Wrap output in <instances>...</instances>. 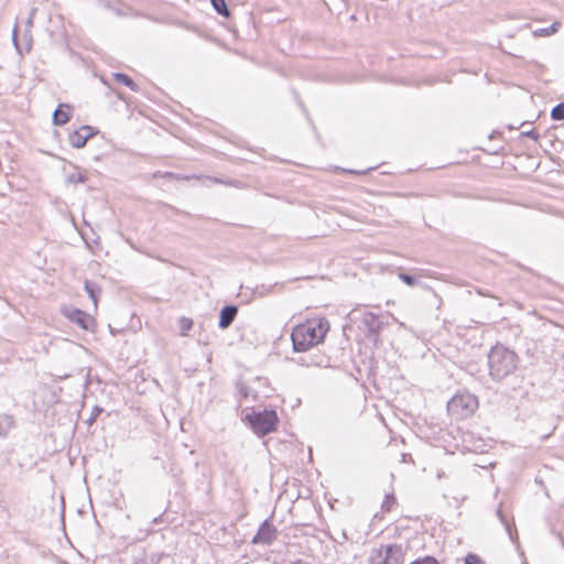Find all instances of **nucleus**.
<instances>
[{"instance_id":"nucleus-12","label":"nucleus","mask_w":564,"mask_h":564,"mask_svg":"<svg viewBox=\"0 0 564 564\" xmlns=\"http://www.w3.org/2000/svg\"><path fill=\"white\" fill-rule=\"evenodd\" d=\"M63 107L69 108V105L59 104L58 107L53 112V124L54 126H64L70 119V113L68 111L63 110Z\"/></svg>"},{"instance_id":"nucleus-38","label":"nucleus","mask_w":564,"mask_h":564,"mask_svg":"<svg viewBox=\"0 0 564 564\" xmlns=\"http://www.w3.org/2000/svg\"><path fill=\"white\" fill-rule=\"evenodd\" d=\"M160 517H156L153 519V523H156L159 521Z\"/></svg>"},{"instance_id":"nucleus-24","label":"nucleus","mask_w":564,"mask_h":564,"mask_svg":"<svg viewBox=\"0 0 564 564\" xmlns=\"http://www.w3.org/2000/svg\"><path fill=\"white\" fill-rule=\"evenodd\" d=\"M162 555L152 553L143 558L135 560L133 564H159Z\"/></svg>"},{"instance_id":"nucleus-15","label":"nucleus","mask_w":564,"mask_h":564,"mask_svg":"<svg viewBox=\"0 0 564 564\" xmlns=\"http://www.w3.org/2000/svg\"><path fill=\"white\" fill-rule=\"evenodd\" d=\"M369 564H387L386 562V546L381 545L379 549H372L369 556Z\"/></svg>"},{"instance_id":"nucleus-19","label":"nucleus","mask_w":564,"mask_h":564,"mask_svg":"<svg viewBox=\"0 0 564 564\" xmlns=\"http://www.w3.org/2000/svg\"><path fill=\"white\" fill-rule=\"evenodd\" d=\"M561 23L558 21L553 22L547 28L536 29L533 34L534 36H550L558 31Z\"/></svg>"},{"instance_id":"nucleus-16","label":"nucleus","mask_w":564,"mask_h":564,"mask_svg":"<svg viewBox=\"0 0 564 564\" xmlns=\"http://www.w3.org/2000/svg\"><path fill=\"white\" fill-rule=\"evenodd\" d=\"M236 387L238 389V392L242 399H248L249 397H252L253 400H257L258 393L254 389L250 388L246 382L239 380L236 383Z\"/></svg>"},{"instance_id":"nucleus-20","label":"nucleus","mask_w":564,"mask_h":564,"mask_svg":"<svg viewBox=\"0 0 564 564\" xmlns=\"http://www.w3.org/2000/svg\"><path fill=\"white\" fill-rule=\"evenodd\" d=\"M87 181L88 176L86 173L83 172H73L66 176V182L69 184H80L86 183Z\"/></svg>"},{"instance_id":"nucleus-30","label":"nucleus","mask_w":564,"mask_h":564,"mask_svg":"<svg viewBox=\"0 0 564 564\" xmlns=\"http://www.w3.org/2000/svg\"><path fill=\"white\" fill-rule=\"evenodd\" d=\"M410 564H440V562L434 556H424L419 557Z\"/></svg>"},{"instance_id":"nucleus-37","label":"nucleus","mask_w":564,"mask_h":564,"mask_svg":"<svg viewBox=\"0 0 564 564\" xmlns=\"http://www.w3.org/2000/svg\"><path fill=\"white\" fill-rule=\"evenodd\" d=\"M293 564H310V563L299 560V561L294 562Z\"/></svg>"},{"instance_id":"nucleus-14","label":"nucleus","mask_w":564,"mask_h":564,"mask_svg":"<svg viewBox=\"0 0 564 564\" xmlns=\"http://www.w3.org/2000/svg\"><path fill=\"white\" fill-rule=\"evenodd\" d=\"M112 77L117 83L127 86L132 91L139 90V86L134 83V80L129 75H127L124 73H113Z\"/></svg>"},{"instance_id":"nucleus-25","label":"nucleus","mask_w":564,"mask_h":564,"mask_svg":"<svg viewBox=\"0 0 564 564\" xmlns=\"http://www.w3.org/2000/svg\"><path fill=\"white\" fill-rule=\"evenodd\" d=\"M497 517L499 518L500 522L505 525L506 531L510 535V539L513 540L512 536V524L508 521L507 517L502 512L501 508L497 509Z\"/></svg>"},{"instance_id":"nucleus-26","label":"nucleus","mask_w":564,"mask_h":564,"mask_svg":"<svg viewBox=\"0 0 564 564\" xmlns=\"http://www.w3.org/2000/svg\"><path fill=\"white\" fill-rule=\"evenodd\" d=\"M399 279L406 285L409 286H414L419 283V281L416 280V278L412 274H409V273H405V272H400L398 274Z\"/></svg>"},{"instance_id":"nucleus-32","label":"nucleus","mask_w":564,"mask_h":564,"mask_svg":"<svg viewBox=\"0 0 564 564\" xmlns=\"http://www.w3.org/2000/svg\"><path fill=\"white\" fill-rule=\"evenodd\" d=\"M18 31H19V26H18V24H15V25L13 26V30H12V42H13V44H14V46H15L17 51L21 54V53H22V48H21V46H20V44H19V40H18Z\"/></svg>"},{"instance_id":"nucleus-36","label":"nucleus","mask_w":564,"mask_h":564,"mask_svg":"<svg viewBox=\"0 0 564 564\" xmlns=\"http://www.w3.org/2000/svg\"><path fill=\"white\" fill-rule=\"evenodd\" d=\"M340 539H344L345 541L348 540V535H347V533L345 531H341Z\"/></svg>"},{"instance_id":"nucleus-3","label":"nucleus","mask_w":564,"mask_h":564,"mask_svg":"<svg viewBox=\"0 0 564 564\" xmlns=\"http://www.w3.org/2000/svg\"><path fill=\"white\" fill-rule=\"evenodd\" d=\"M479 406L478 398L467 390L457 391L447 402V412L455 420L471 416Z\"/></svg>"},{"instance_id":"nucleus-35","label":"nucleus","mask_w":564,"mask_h":564,"mask_svg":"<svg viewBox=\"0 0 564 564\" xmlns=\"http://www.w3.org/2000/svg\"><path fill=\"white\" fill-rule=\"evenodd\" d=\"M340 539H344L345 541L348 540V535H347V533L345 531H341Z\"/></svg>"},{"instance_id":"nucleus-18","label":"nucleus","mask_w":564,"mask_h":564,"mask_svg":"<svg viewBox=\"0 0 564 564\" xmlns=\"http://www.w3.org/2000/svg\"><path fill=\"white\" fill-rule=\"evenodd\" d=\"M84 289L88 296L93 300L94 304L97 305L98 294L100 293V288L91 281L86 280L84 284Z\"/></svg>"},{"instance_id":"nucleus-8","label":"nucleus","mask_w":564,"mask_h":564,"mask_svg":"<svg viewBox=\"0 0 564 564\" xmlns=\"http://www.w3.org/2000/svg\"><path fill=\"white\" fill-rule=\"evenodd\" d=\"M98 133V130L93 128L91 126H82L79 129L74 130L68 135V141L70 145L75 149H82L86 145L87 141Z\"/></svg>"},{"instance_id":"nucleus-27","label":"nucleus","mask_w":564,"mask_h":564,"mask_svg":"<svg viewBox=\"0 0 564 564\" xmlns=\"http://www.w3.org/2000/svg\"><path fill=\"white\" fill-rule=\"evenodd\" d=\"M464 564H486V563L478 554L469 552L464 557Z\"/></svg>"},{"instance_id":"nucleus-11","label":"nucleus","mask_w":564,"mask_h":564,"mask_svg":"<svg viewBox=\"0 0 564 564\" xmlns=\"http://www.w3.org/2000/svg\"><path fill=\"white\" fill-rule=\"evenodd\" d=\"M405 550L401 544L386 545V562L387 564H403Z\"/></svg>"},{"instance_id":"nucleus-22","label":"nucleus","mask_w":564,"mask_h":564,"mask_svg":"<svg viewBox=\"0 0 564 564\" xmlns=\"http://www.w3.org/2000/svg\"><path fill=\"white\" fill-rule=\"evenodd\" d=\"M394 505H397L395 496L393 494H387L381 505V509L383 512H390Z\"/></svg>"},{"instance_id":"nucleus-9","label":"nucleus","mask_w":564,"mask_h":564,"mask_svg":"<svg viewBox=\"0 0 564 564\" xmlns=\"http://www.w3.org/2000/svg\"><path fill=\"white\" fill-rule=\"evenodd\" d=\"M361 323L368 332V337L373 338L376 341L383 326L380 317L373 313L367 312L364 314Z\"/></svg>"},{"instance_id":"nucleus-13","label":"nucleus","mask_w":564,"mask_h":564,"mask_svg":"<svg viewBox=\"0 0 564 564\" xmlns=\"http://www.w3.org/2000/svg\"><path fill=\"white\" fill-rule=\"evenodd\" d=\"M14 427V420L11 415H0V437L4 438L9 432Z\"/></svg>"},{"instance_id":"nucleus-17","label":"nucleus","mask_w":564,"mask_h":564,"mask_svg":"<svg viewBox=\"0 0 564 564\" xmlns=\"http://www.w3.org/2000/svg\"><path fill=\"white\" fill-rule=\"evenodd\" d=\"M213 9L223 18H230L231 12L227 6L226 0H210Z\"/></svg>"},{"instance_id":"nucleus-6","label":"nucleus","mask_w":564,"mask_h":564,"mask_svg":"<svg viewBox=\"0 0 564 564\" xmlns=\"http://www.w3.org/2000/svg\"><path fill=\"white\" fill-rule=\"evenodd\" d=\"M52 44L65 47L67 45V32L64 26L62 15H51L48 18V26L46 28Z\"/></svg>"},{"instance_id":"nucleus-23","label":"nucleus","mask_w":564,"mask_h":564,"mask_svg":"<svg viewBox=\"0 0 564 564\" xmlns=\"http://www.w3.org/2000/svg\"><path fill=\"white\" fill-rule=\"evenodd\" d=\"M551 118L554 121L564 120V102H560L552 108Z\"/></svg>"},{"instance_id":"nucleus-5","label":"nucleus","mask_w":564,"mask_h":564,"mask_svg":"<svg viewBox=\"0 0 564 564\" xmlns=\"http://www.w3.org/2000/svg\"><path fill=\"white\" fill-rule=\"evenodd\" d=\"M61 313L64 317H66L69 322L76 324L84 330H94L95 327V318L86 313L85 311L77 308L75 306L68 305L63 306L61 308Z\"/></svg>"},{"instance_id":"nucleus-33","label":"nucleus","mask_w":564,"mask_h":564,"mask_svg":"<svg viewBox=\"0 0 564 564\" xmlns=\"http://www.w3.org/2000/svg\"><path fill=\"white\" fill-rule=\"evenodd\" d=\"M37 9L36 8H32L31 11H30V14H29V18L25 22V29H29L31 30L32 26H33V21H34V15L36 13Z\"/></svg>"},{"instance_id":"nucleus-21","label":"nucleus","mask_w":564,"mask_h":564,"mask_svg":"<svg viewBox=\"0 0 564 564\" xmlns=\"http://www.w3.org/2000/svg\"><path fill=\"white\" fill-rule=\"evenodd\" d=\"M194 322L192 318L182 316L178 319L180 334L181 336H187L188 332L193 328Z\"/></svg>"},{"instance_id":"nucleus-28","label":"nucleus","mask_w":564,"mask_h":564,"mask_svg":"<svg viewBox=\"0 0 564 564\" xmlns=\"http://www.w3.org/2000/svg\"><path fill=\"white\" fill-rule=\"evenodd\" d=\"M22 40H23V44H24V50L26 52H30L31 48H32V44H33V37H32V34H31V30H29V29L24 30L23 35H22Z\"/></svg>"},{"instance_id":"nucleus-2","label":"nucleus","mask_w":564,"mask_h":564,"mask_svg":"<svg viewBox=\"0 0 564 564\" xmlns=\"http://www.w3.org/2000/svg\"><path fill=\"white\" fill-rule=\"evenodd\" d=\"M518 355L502 346H494L488 354L489 375L496 381H500L511 375L518 366Z\"/></svg>"},{"instance_id":"nucleus-31","label":"nucleus","mask_w":564,"mask_h":564,"mask_svg":"<svg viewBox=\"0 0 564 564\" xmlns=\"http://www.w3.org/2000/svg\"><path fill=\"white\" fill-rule=\"evenodd\" d=\"M210 181H213L214 183H217V184H224V185H229V186H236L238 187V185L240 184L239 181H234V180H221V178H218V177H210L209 178Z\"/></svg>"},{"instance_id":"nucleus-7","label":"nucleus","mask_w":564,"mask_h":564,"mask_svg":"<svg viewBox=\"0 0 564 564\" xmlns=\"http://www.w3.org/2000/svg\"><path fill=\"white\" fill-rule=\"evenodd\" d=\"M278 538V530L270 521V519H265L259 527L256 535L252 538L251 542L253 544H263L271 545Z\"/></svg>"},{"instance_id":"nucleus-1","label":"nucleus","mask_w":564,"mask_h":564,"mask_svg":"<svg viewBox=\"0 0 564 564\" xmlns=\"http://www.w3.org/2000/svg\"><path fill=\"white\" fill-rule=\"evenodd\" d=\"M329 332V322L325 317L311 318L296 325L291 333L293 350L304 352L323 343Z\"/></svg>"},{"instance_id":"nucleus-4","label":"nucleus","mask_w":564,"mask_h":564,"mask_svg":"<svg viewBox=\"0 0 564 564\" xmlns=\"http://www.w3.org/2000/svg\"><path fill=\"white\" fill-rule=\"evenodd\" d=\"M245 421L258 436H265L274 432L279 424L276 411L273 409H264L262 411L252 410L250 413L246 414Z\"/></svg>"},{"instance_id":"nucleus-29","label":"nucleus","mask_w":564,"mask_h":564,"mask_svg":"<svg viewBox=\"0 0 564 564\" xmlns=\"http://www.w3.org/2000/svg\"><path fill=\"white\" fill-rule=\"evenodd\" d=\"M102 411H104L102 408L95 405L91 410L89 417L86 420V423L89 426H91L96 422L97 417L101 414Z\"/></svg>"},{"instance_id":"nucleus-10","label":"nucleus","mask_w":564,"mask_h":564,"mask_svg":"<svg viewBox=\"0 0 564 564\" xmlns=\"http://www.w3.org/2000/svg\"><path fill=\"white\" fill-rule=\"evenodd\" d=\"M238 314V306L228 304L221 307L219 312L218 327L220 329H227L236 319Z\"/></svg>"},{"instance_id":"nucleus-34","label":"nucleus","mask_w":564,"mask_h":564,"mask_svg":"<svg viewBox=\"0 0 564 564\" xmlns=\"http://www.w3.org/2000/svg\"><path fill=\"white\" fill-rule=\"evenodd\" d=\"M522 135L525 137V138H530V139H532L534 141H538L539 138H540V134L535 131V129H531L529 131H523Z\"/></svg>"}]
</instances>
